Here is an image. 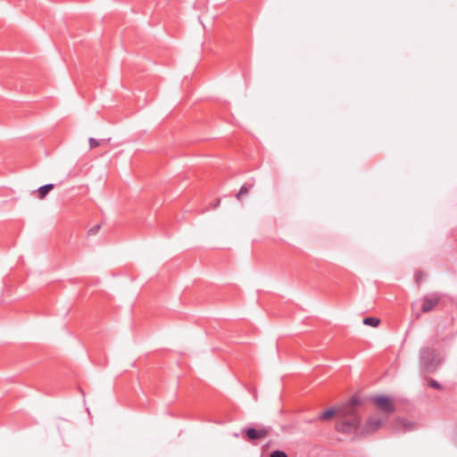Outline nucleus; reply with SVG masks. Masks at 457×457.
Listing matches in <instances>:
<instances>
[{
	"instance_id": "1",
	"label": "nucleus",
	"mask_w": 457,
	"mask_h": 457,
	"mask_svg": "<svg viewBox=\"0 0 457 457\" xmlns=\"http://www.w3.org/2000/svg\"><path fill=\"white\" fill-rule=\"evenodd\" d=\"M360 403L361 401L357 396H353L349 402L337 411L334 409H328L320 413L319 420H327L334 417L336 413H338L339 419L336 424L337 430L345 434L354 432L357 430L360 424V416L356 411V407Z\"/></svg>"
},
{
	"instance_id": "2",
	"label": "nucleus",
	"mask_w": 457,
	"mask_h": 457,
	"mask_svg": "<svg viewBox=\"0 0 457 457\" xmlns=\"http://www.w3.org/2000/svg\"><path fill=\"white\" fill-rule=\"evenodd\" d=\"M440 359L437 350L429 347H422L420 350V366L428 373H433L439 366Z\"/></svg>"
},
{
	"instance_id": "3",
	"label": "nucleus",
	"mask_w": 457,
	"mask_h": 457,
	"mask_svg": "<svg viewBox=\"0 0 457 457\" xmlns=\"http://www.w3.org/2000/svg\"><path fill=\"white\" fill-rule=\"evenodd\" d=\"M270 430V427H263L261 428H248L242 429V434L249 442L253 443L255 440L263 439L268 436Z\"/></svg>"
},
{
	"instance_id": "4",
	"label": "nucleus",
	"mask_w": 457,
	"mask_h": 457,
	"mask_svg": "<svg viewBox=\"0 0 457 457\" xmlns=\"http://www.w3.org/2000/svg\"><path fill=\"white\" fill-rule=\"evenodd\" d=\"M386 422V420L382 419L378 415H373L370 417L362 428V434H370L379 429Z\"/></svg>"
},
{
	"instance_id": "5",
	"label": "nucleus",
	"mask_w": 457,
	"mask_h": 457,
	"mask_svg": "<svg viewBox=\"0 0 457 457\" xmlns=\"http://www.w3.org/2000/svg\"><path fill=\"white\" fill-rule=\"evenodd\" d=\"M372 401L380 411L386 413H392L395 411V406L387 396L378 395L373 397Z\"/></svg>"
},
{
	"instance_id": "6",
	"label": "nucleus",
	"mask_w": 457,
	"mask_h": 457,
	"mask_svg": "<svg viewBox=\"0 0 457 457\" xmlns=\"http://www.w3.org/2000/svg\"><path fill=\"white\" fill-rule=\"evenodd\" d=\"M439 296L436 295H426L423 297L421 311L423 312H428L432 311L439 303Z\"/></svg>"
},
{
	"instance_id": "7",
	"label": "nucleus",
	"mask_w": 457,
	"mask_h": 457,
	"mask_svg": "<svg viewBox=\"0 0 457 457\" xmlns=\"http://www.w3.org/2000/svg\"><path fill=\"white\" fill-rule=\"evenodd\" d=\"M253 187V183H250V182H245L242 187L241 188L239 189L238 193L237 194V198L238 200L241 199V197L243 195H245L248 194V192L250 191V189Z\"/></svg>"
},
{
	"instance_id": "8",
	"label": "nucleus",
	"mask_w": 457,
	"mask_h": 457,
	"mask_svg": "<svg viewBox=\"0 0 457 457\" xmlns=\"http://www.w3.org/2000/svg\"><path fill=\"white\" fill-rule=\"evenodd\" d=\"M54 187V184H46L38 188V197L43 199Z\"/></svg>"
},
{
	"instance_id": "9",
	"label": "nucleus",
	"mask_w": 457,
	"mask_h": 457,
	"mask_svg": "<svg viewBox=\"0 0 457 457\" xmlns=\"http://www.w3.org/2000/svg\"><path fill=\"white\" fill-rule=\"evenodd\" d=\"M380 320L375 317H366L363 320V323L368 326L377 327L379 324Z\"/></svg>"
},
{
	"instance_id": "10",
	"label": "nucleus",
	"mask_w": 457,
	"mask_h": 457,
	"mask_svg": "<svg viewBox=\"0 0 457 457\" xmlns=\"http://www.w3.org/2000/svg\"><path fill=\"white\" fill-rule=\"evenodd\" d=\"M270 457H287V453L280 450L272 451Z\"/></svg>"
},
{
	"instance_id": "11",
	"label": "nucleus",
	"mask_w": 457,
	"mask_h": 457,
	"mask_svg": "<svg viewBox=\"0 0 457 457\" xmlns=\"http://www.w3.org/2000/svg\"><path fill=\"white\" fill-rule=\"evenodd\" d=\"M428 385H429L430 387H432L434 389L440 390L442 388V386L439 384V382H437L436 380H434V379H430Z\"/></svg>"
},
{
	"instance_id": "12",
	"label": "nucleus",
	"mask_w": 457,
	"mask_h": 457,
	"mask_svg": "<svg viewBox=\"0 0 457 457\" xmlns=\"http://www.w3.org/2000/svg\"><path fill=\"white\" fill-rule=\"evenodd\" d=\"M89 145L91 148H96V146L100 145V141L96 138H89Z\"/></svg>"
},
{
	"instance_id": "13",
	"label": "nucleus",
	"mask_w": 457,
	"mask_h": 457,
	"mask_svg": "<svg viewBox=\"0 0 457 457\" xmlns=\"http://www.w3.org/2000/svg\"><path fill=\"white\" fill-rule=\"evenodd\" d=\"M100 229V225H96L88 230L89 235H96Z\"/></svg>"
},
{
	"instance_id": "14",
	"label": "nucleus",
	"mask_w": 457,
	"mask_h": 457,
	"mask_svg": "<svg viewBox=\"0 0 457 457\" xmlns=\"http://www.w3.org/2000/svg\"><path fill=\"white\" fill-rule=\"evenodd\" d=\"M423 277H424V273L423 272H421V271L418 272L417 275H416L417 282L420 283L421 281V279L423 278Z\"/></svg>"
},
{
	"instance_id": "15",
	"label": "nucleus",
	"mask_w": 457,
	"mask_h": 457,
	"mask_svg": "<svg viewBox=\"0 0 457 457\" xmlns=\"http://www.w3.org/2000/svg\"><path fill=\"white\" fill-rule=\"evenodd\" d=\"M397 422H398L399 425H401L403 427H406L408 425L407 421L405 420H403V419L398 420Z\"/></svg>"
},
{
	"instance_id": "16",
	"label": "nucleus",
	"mask_w": 457,
	"mask_h": 457,
	"mask_svg": "<svg viewBox=\"0 0 457 457\" xmlns=\"http://www.w3.org/2000/svg\"><path fill=\"white\" fill-rule=\"evenodd\" d=\"M219 203H220V201H218V202L214 204V206H213V207H214V208H216V207L218 206Z\"/></svg>"
}]
</instances>
